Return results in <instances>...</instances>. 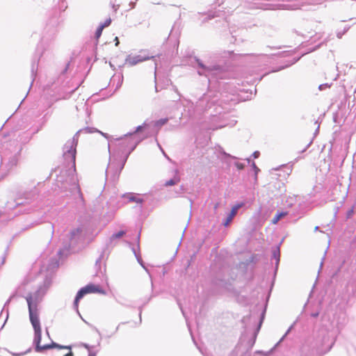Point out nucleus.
Segmentation results:
<instances>
[{"instance_id":"1","label":"nucleus","mask_w":356,"mask_h":356,"mask_svg":"<svg viewBox=\"0 0 356 356\" xmlns=\"http://www.w3.org/2000/svg\"><path fill=\"white\" fill-rule=\"evenodd\" d=\"M26 301H27V304L29 306L30 321L33 325V327L34 329V332H35L34 342L36 345V350L38 352H40L42 350H47V349H50V348H60V349H67V350H69V352L67 354L64 355L63 356H74V353L71 350V349H72L71 346H60L54 342H52L51 344H49V345L42 346L40 344L41 337H42V330H41L38 309L36 307L35 309L33 308L31 297L26 298Z\"/></svg>"},{"instance_id":"2","label":"nucleus","mask_w":356,"mask_h":356,"mask_svg":"<svg viewBox=\"0 0 356 356\" xmlns=\"http://www.w3.org/2000/svg\"><path fill=\"white\" fill-rule=\"evenodd\" d=\"M104 293V291L102 289L97 285L90 284L86 285V286L81 288L77 293L75 300H74V305L76 307H78L79 300L86 294L88 293Z\"/></svg>"},{"instance_id":"3","label":"nucleus","mask_w":356,"mask_h":356,"mask_svg":"<svg viewBox=\"0 0 356 356\" xmlns=\"http://www.w3.org/2000/svg\"><path fill=\"white\" fill-rule=\"evenodd\" d=\"M150 58H154V60L156 61L154 56H150L146 51L143 50L137 55H129L126 58V63L130 65H135ZM155 65H157L158 63L155 62Z\"/></svg>"},{"instance_id":"4","label":"nucleus","mask_w":356,"mask_h":356,"mask_svg":"<svg viewBox=\"0 0 356 356\" xmlns=\"http://www.w3.org/2000/svg\"><path fill=\"white\" fill-rule=\"evenodd\" d=\"M226 54H228L230 57H232L233 60L236 61L248 60L250 62H254L257 60L259 58V57L261 56L254 54L235 55L232 51H228Z\"/></svg>"},{"instance_id":"5","label":"nucleus","mask_w":356,"mask_h":356,"mask_svg":"<svg viewBox=\"0 0 356 356\" xmlns=\"http://www.w3.org/2000/svg\"><path fill=\"white\" fill-rule=\"evenodd\" d=\"M241 207V205L240 204H237V205H235L232 208V210H231V212L229 214L228 217L227 218V220L224 223V225L225 227L228 226L229 225V223L232 222V220H233L234 217L236 215L237 213V211L238 210V209Z\"/></svg>"},{"instance_id":"6","label":"nucleus","mask_w":356,"mask_h":356,"mask_svg":"<svg viewBox=\"0 0 356 356\" xmlns=\"http://www.w3.org/2000/svg\"><path fill=\"white\" fill-rule=\"evenodd\" d=\"M83 232V229L81 227H77L73 229L70 232V238L73 239L76 238V236H79Z\"/></svg>"},{"instance_id":"7","label":"nucleus","mask_w":356,"mask_h":356,"mask_svg":"<svg viewBox=\"0 0 356 356\" xmlns=\"http://www.w3.org/2000/svg\"><path fill=\"white\" fill-rule=\"evenodd\" d=\"M287 215V212H280L277 213L272 220L273 224H276L281 218L285 217Z\"/></svg>"},{"instance_id":"8","label":"nucleus","mask_w":356,"mask_h":356,"mask_svg":"<svg viewBox=\"0 0 356 356\" xmlns=\"http://www.w3.org/2000/svg\"><path fill=\"white\" fill-rule=\"evenodd\" d=\"M179 182V178L178 177H175L174 178L167 181L164 185L165 186H174Z\"/></svg>"},{"instance_id":"9","label":"nucleus","mask_w":356,"mask_h":356,"mask_svg":"<svg viewBox=\"0 0 356 356\" xmlns=\"http://www.w3.org/2000/svg\"><path fill=\"white\" fill-rule=\"evenodd\" d=\"M190 61H191V64H192V65H193L194 63H197V67H205L203 65V63L201 62V60L200 59L197 58L196 57L190 56Z\"/></svg>"},{"instance_id":"10","label":"nucleus","mask_w":356,"mask_h":356,"mask_svg":"<svg viewBox=\"0 0 356 356\" xmlns=\"http://www.w3.org/2000/svg\"><path fill=\"white\" fill-rule=\"evenodd\" d=\"M127 198L129 199V202H136L137 203L142 202V200L140 198L135 197L134 195H127Z\"/></svg>"},{"instance_id":"11","label":"nucleus","mask_w":356,"mask_h":356,"mask_svg":"<svg viewBox=\"0 0 356 356\" xmlns=\"http://www.w3.org/2000/svg\"><path fill=\"white\" fill-rule=\"evenodd\" d=\"M125 234L124 231H120L118 233L113 234L111 236L112 239H117L122 237Z\"/></svg>"},{"instance_id":"12","label":"nucleus","mask_w":356,"mask_h":356,"mask_svg":"<svg viewBox=\"0 0 356 356\" xmlns=\"http://www.w3.org/2000/svg\"><path fill=\"white\" fill-rule=\"evenodd\" d=\"M103 29H104V26L99 25L98 26V28L97 29L96 32H95L96 38H99L101 36Z\"/></svg>"},{"instance_id":"13","label":"nucleus","mask_w":356,"mask_h":356,"mask_svg":"<svg viewBox=\"0 0 356 356\" xmlns=\"http://www.w3.org/2000/svg\"><path fill=\"white\" fill-rule=\"evenodd\" d=\"M168 121V119H161L159 121L156 122V124L158 126H161L165 124Z\"/></svg>"},{"instance_id":"14","label":"nucleus","mask_w":356,"mask_h":356,"mask_svg":"<svg viewBox=\"0 0 356 356\" xmlns=\"http://www.w3.org/2000/svg\"><path fill=\"white\" fill-rule=\"evenodd\" d=\"M111 19L110 18H108V19H107L104 22V23L101 24L100 25H101V26H104V29L105 27H106V26H109V25L111 24Z\"/></svg>"},{"instance_id":"15","label":"nucleus","mask_w":356,"mask_h":356,"mask_svg":"<svg viewBox=\"0 0 356 356\" xmlns=\"http://www.w3.org/2000/svg\"><path fill=\"white\" fill-rule=\"evenodd\" d=\"M281 6L283 7V8H286V9H291V10H296L298 8V7L295 6H285V5H281Z\"/></svg>"},{"instance_id":"16","label":"nucleus","mask_w":356,"mask_h":356,"mask_svg":"<svg viewBox=\"0 0 356 356\" xmlns=\"http://www.w3.org/2000/svg\"><path fill=\"white\" fill-rule=\"evenodd\" d=\"M318 312H315V313H312L311 314V316L314 317V318H316L318 316Z\"/></svg>"},{"instance_id":"17","label":"nucleus","mask_w":356,"mask_h":356,"mask_svg":"<svg viewBox=\"0 0 356 356\" xmlns=\"http://www.w3.org/2000/svg\"><path fill=\"white\" fill-rule=\"evenodd\" d=\"M178 45H179V41L177 39H175V42H174V46L176 47H178Z\"/></svg>"},{"instance_id":"18","label":"nucleus","mask_w":356,"mask_h":356,"mask_svg":"<svg viewBox=\"0 0 356 356\" xmlns=\"http://www.w3.org/2000/svg\"><path fill=\"white\" fill-rule=\"evenodd\" d=\"M173 38V34L171 32L170 35H169V38H168V41H170Z\"/></svg>"},{"instance_id":"19","label":"nucleus","mask_w":356,"mask_h":356,"mask_svg":"<svg viewBox=\"0 0 356 356\" xmlns=\"http://www.w3.org/2000/svg\"><path fill=\"white\" fill-rule=\"evenodd\" d=\"M115 41H116L115 44L118 45L119 43V41H118V38L117 37L115 38Z\"/></svg>"},{"instance_id":"20","label":"nucleus","mask_w":356,"mask_h":356,"mask_svg":"<svg viewBox=\"0 0 356 356\" xmlns=\"http://www.w3.org/2000/svg\"><path fill=\"white\" fill-rule=\"evenodd\" d=\"M130 4H131V5H132V8H134V5H135V4H134V3H131Z\"/></svg>"},{"instance_id":"21","label":"nucleus","mask_w":356,"mask_h":356,"mask_svg":"<svg viewBox=\"0 0 356 356\" xmlns=\"http://www.w3.org/2000/svg\"><path fill=\"white\" fill-rule=\"evenodd\" d=\"M337 36H338V38H341V33H339V34L337 35Z\"/></svg>"},{"instance_id":"22","label":"nucleus","mask_w":356,"mask_h":356,"mask_svg":"<svg viewBox=\"0 0 356 356\" xmlns=\"http://www.w3.org/2000/svg\"><path fill=\"white\" fill-rule=\"evenodd\" d=\"M337 36H338V38H341V33H339V34L337 35Z\"/></svg>"},{"instance_id":"23","label":"nucleus","mask_w":356,"mask_h":356,"mask_svg":"<svg viewBox=\"0 0 356 356\" xmlns=\"http://www.w3.org/2000/svg\"><path fill=\"white\" fill-rule=\"evenodd\" d=\"M322 87H323L322 85L319 86L320 90H322Z\"/></svg>"}]
</instances>
